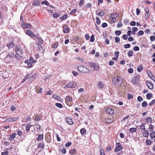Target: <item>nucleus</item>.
Here are the masks:
<instances>
[{
  "instance_id": "1",
  "label": "nucleus",
  "mask_w": 155,
  "mask_h": 155,
  "mask_svg": "<svg viewBox=\"0 0 155 155\" xmlns=\"http://www.w3.org/2000/svg\"><path fill=\"white\" fill-rule=\"evenodd\" d=\"M123 82V80L121 77L120 76H115L112 80V82L115 86H120Z\"/></svg>"
},
{
  "instance_id": "2",
  "label": "nucleus",
  "mask_w": 155,
  "mask_h": 155,
  "mask_svg": "<svg viewBox=\"0 0 155 155\" xmlns=\"http://www.w3.org/2000/svg\"><path fill=\"white\" fill-rule=\"evenodd\" d=\"M78 69L80 72L83 73H88L90 72V70L89 68L83 65L78 66Z\"/></svg>"
},
{
  "instance_id": "3",
  "label": "nucleus",
  "mask_w": 155,
  "mask_h": 155,
  "mask_svg": "<svg viewBox=\"0 0 155 155\" xmlns=\"http://www.w3.org/2000/svg\"><path fill=\"white\" fill-rule=\"evenodd\" d=\"M77 86V84L74 81H70L64 87L65 88L68 87L70 88H75Z\"/></svg>"
},
{
  "instance_id": "4",
  "label": "nucleus",
  "mask_w": 155,
  "mask_h": 155,
  "mask_svg": "<svg viewBox=\"0 0 155 155\" xmlns=\"http://www.w3.org/2000/svg\"><path fill=\"white\" fill-rule=\"evenodd\" d=\"M90 64V67L93 68V69L96 71H98L99 70V68L98 65L96 63L92 62H90L88 63Z\"/></svg>"
},
{
  "instance_id": "5",
  "label": "nucleus",
  "mask_w": 155,
  "mask_h": 155,
  "mask_svg": "<svg viewBox=\"0 0 155 155\" xmlns=\"http://www.w3.org/2000/svg\"><path fill=\"white\" fill-rule=\"evenodd\" d=\"M140 76L137 75L135 76L132 80V82L134 84H137L139 82L140 80Z\"/></svg>"
},
{
  "instance_id": "6",
  "label": "nucleus",
  "mask_w": 155,
  "mask_h": 155,
  "mask_svg": "<svg viewBox=\"0 0 155 155\" xmlns=\"http://www.w3.org/2000/svg\"><path fill=\"white\" fill-rule=\"evenodd\" d=\"M105 112L109 115H113L114 114V110L113 108L107 107L105 109Z\"/></svg>"
},
{
  "instance_id": "7",
  "label": "nucleus",
  "mask_w": 155,
  "mask_h": 155,
  "mask_svg": "<svg viewBox=\"0 0 155 155\" xmlns=\"http://www.w3.org/2000/svg\"><path fill=\"white\" fill-rule=\"evenodd\" d=\"M21 25L23 28H29L30 29L31 28V25L30 24L27 23L23 21Z\"/></svg>"
},
{
  "instance_id": "8",
  "label": "nucleus",
  "mask_w": 155,
  "mask_h": 155,
  "mask_svg": "<svg viewBox=\"0 0 155 155\" xmlns=\"http://www.w3.org/2000/svg\"><path fill=\"white\" fill-rule=\"evenodd\" d=\"M117 146L114 150V151L115 152H117L123 149L122 147L120 142L116 143Z\"/></svg>"
},
{
  "instance_id": "9",
  "label": "nucleus",
  "mask_w": 155,
  "mask_h": 155,
  "mask_svg": "<svg viewBox=\"0 0 155 155\" xmlns=\"http://www.w3.org/2000/svg\"><path fill=\"white\" fill-rule=\"evenodd\" d=\"M26 33L28 35L30 36L31 38H33L35 37V38H37L38 39H40L39 38H38L37 37L38 35H35L34 33L30 30H26Z\"/></svg>"
},
{
  "instance_id": "10",
  "label": "nucleus",
  "mask_w": 155,
  "mask_h": 155,
  "mask_svg": "<svg viewBox=\"0 0 155 155\" xmlns=\"http://www.w3.org/2000/svg\"><path fill=\"white\" fill-rule=\"evenodd\" d=\"M72 99V97H70L69 96H67L65 98V102L69 106L71 105V104L70 103Z\"/></svg>"
},
{
  "instance_id": "11",
  "label": "nucleus",
  "mask_w": 155,
  "mask_h": 155,
  "mask_svg": "<svg viewBox=\"0 0 155 155\" xmlns=\"http://www.w3.org/2000/svg\"><path fill=\"white\" fill-rule=\"evenodd\" d=\"M146 85L149 89H152L153 88L154 85L150 81L148 80L146 82Z\"/></svg>"
},
{
  "instance_id": "12",
  "label": "nucleus",
  "mask_w": 155,
  "mask_h": 155,
  "mask_svg": "<svg viewBox=\"0 0 155 155\" xmlns=\"http://www.w3.org/2000/svg\"><path fill=\"white\" fill-rule=\"evenodd\" d=\"M63 32L64 33H68L69 32L70 29L68 28L67 25H63Z\"/></svg>"
},
{
  "instance_id": "13",
  "label": "nucleus",
  "mask_w": 155,
  "mask_h": 155,
  "mask_svg": "<svg viewBox=\"0 0 155 155\" xmlns=\"http://www.w3.org/2000/svg\"><path fill=\"white\" fill-rule=\"evenodd\" d=\"M15 51L16 53L22 55L23 54V51L20 48H18L17 46L15 47Z\"/></svg>"
},
{
  "instance_id": "14",
  "label": "nucleus",
  "mask_w": 155,
  "mask_h": 155,
  "mask_svg": "<svg viewBox=\"0 0 155 155\" xmlns=\"http://www.w3.org/2000/svg\"><path fill=\"white\" fill-rule=\"evenodd\" d=\"M66 122L69 125H72L74 124L72 120L71 117H67L66 118Z\"/></svg>"
},
{
  "instance_id": "15",
  "label": "nucleus",
  "mask_w": 155,
  "mask_h": 155,
  "mask_svg": "<svg viewBox=\"0 0 155 155\" xmlns=\"http://www.w3.org/2000/svg\"><path fill=\"white\" fill-rule=\"evenodd\" d=\"M18 120V118L16 117H13L9 118L6 119L5 121L6 122H11L13 121H16Z\"/></svg>"
},
{
  "instance_id": "16",
  "label": "nucleus",
  "mask_w": 155,
  "mask_h": 155,
  "mask_svg": "<svg viewBox=\"0 0 155 155\" xmlns=\"http://www.w3.org/2000/svg\"><path fill=\"white\" fill-rule=\"evenodd\" d=\"M105 123L106 124H110L113 122V120L111 118H107L105 120Z\"/></svg>"
},
{
  "instance_id": "17",
  "label": "nucleus",
  "mask_w": 155,
  "mask_h": 155,
  "mask_svg": "<svg viewBox=\"0 0 155 155\" xmlns=\"http://www.w3.org/2000/svg\"><path fill=\"white\" fill-rule=\"evenodd\" d=\"M50 133L49 132L47 133L45 135V139L48 142L50 141Z\"/></svg>"
},
{
  "instance_id": "18",
  "label": "nucleus",
  "mask_w": 155,
  "mask_h": 155,
  "mask_svg": "<svg viewBox=\"0 0 155 155\" xmlns=\"http://www.w3.org/2000/svg\"><path fill=\"white\" fill-rule=\"evenodd\" d=\"M40 2L38 0H34L33 2L32 5L33 6H37L40 4Z\"/></svg>"
},
{
  "instance_id": "19",
  "label": "nucleus",
  "mask_w": 155,
  "mask_h": 155,
  "mask_svg": "<svg viewBox=\"0 0 155 155\" xmlns=\"http://www.w3.org/2000/svg\"><path fill=\"white\" fill-rule=\"evenodd\" d=\"M59 45V43L58 42H55L53 43L51 45V47L55 49Z\"/></svg>"
},
{
  "instance_id": "20",
  "label": "nucleus",
  "mask_w": 155,
  "mask_h": 155,
  "mask_svg": "<svg viewBox=\"0 0 155 155\" xmlns=\"http://www.w3.org/2000/svg\"><path fill=\"white\" fill-rule=\"evenodd\" d=\"M25 63L27 64L28 67L31 68L32 66V64L28 60H26L25 61Z\"/></svg>"
},
{
  "instance_id": "21",
  "label": "nucleus",
  "mask_w": 155,
  "mask_h": 155,
  "mask_svg": "<svg viewBox=\"0 0 155 155\" xmlns=\"http://www.w3.org/2000/svg\"><path fill=\"white\" fill-rule=\"evenodd\" d=\"M96 15L100 16H104L105 15V13L104 12L102 11H100L99 12H96Z\"/></svg>"
},
{
  "instance_id": "22",
  "label": "nucleus",
  "mask_w": 155,
  "mask_h": 155,
  "mask_svg": "<svg viewBox=\"0 0 155 155\" xmlns=\"http://www.w3.org/2000/svg\"><path fill=\"white\" fill-rule=\"evenodd\" d=\"M44 144L43 142L42 141L41 142H40L38 146V147L39 148H44Z\"/></svg>"
},
{
  "instance_id": "23",
  "label": "nucleus",
  "mask_w": 155,
  "mask_h": 155,
  "mask_svg": "<svg viewBox=\"0 0 155 155\" xmlns=\"http://www.w3.org/2000/svg\"><path fill=\"white\" fill-rule=\"evenodd\" d=\"M44 138V136L43 134H40L37 138V140L38 141H39L40 140H42Z\"/></svg>"
},
{
  "instance_id": "24",
  "label": "nucleus",
  "mask_w": 155,
  "mask_h": 155,
  "mask_svg": "<svg viewBox=\"0 0 155 155\" xmlns=\"http://www.w3.org/2000/svg\"><path fill=\"white\" fill-rule=\"evenodd\" d=\"M98 86L100 88L102 89L103 88L104 86V85L101 82L99 81L98 82L97 84Z\"/></svg>"
},
{
  "instance_id": "25",
  "label": "nucleus",
  "mask_w": 155,
  "mask_h": 155,
  "mask_svg": "<svg viewBox=\"0 0 155 155\" xmlns=\"http://www.w3.org/2000/svg\"><path fill=\"white\" fill-rule=\"evenodd\" d=\"M110 19L111 21L114 22H116L117 21V19H116L115 17L113 16V15H112V14H111L110 16Z\"/></svg>"
},
{
  "instance_id": "26",
  "label": "nucleus",
  "mask_w": 155,
  "mask_h": 155,
  "mask_svg": "<svg viewBox=\"0 0 155 155\" xmlns=\"http://www.w3.org/2000/svg\"><path fill=\"white\" fill-rule=\"evenodd\" d=\"M143 136L146 137H148L149 135V133L148 132V131L147 130H146L145 131H143Z\"/></svg>"
},
{
  "instance_id": "27",
  "label": "nucleus",
  "mask_w": 155,
  "mask_h": 155,
  "mask_svg": "<svg viewBox=\"0 0 155 155\" xmlns=\"http://www.w3.org/2000/svg\"><path fill=\"white\" fill-rule=\"evenodd\" d=\"M32 127H33V125L29 124H27L26 127V131L27 132H28L29 131L30 128Z\"/></svg>"
},
{
  "instance_id": "28",
  "label": "nucleus",
  "mask_w": 155,
  "mask_h": 155,
  "mask_svg": "<svg viewBox=\"0 0 155 155\" xmlns=\"http://www.w3.org/2000/svg\"><path fill=\"white\" fill-rule=\"evenodd\" d=\"M147 72L148 75V76L150 78H152V77H153L152 73L151 71L150 70H147Z\"/></svg>"
},
{
  "instance_id": "29",
  "label": "nucleus",
  "mask_w": 155,
  "mask_h": 155,
  "mask_svg": "<svg viewBox=\"0 0 155 155\" xmlns=\"http://www.w3.org/2000/svg\"><path fill=\"white\" fill-rule=\"evenodd\" d=\"M146 122L147 123H151L152 121V120L151 117H148L146 118Z\"/></svg>"
},
{
  "instance_id": "30",
  "label": "nucleus",
  "mask_w": 155,
  "mask_h": 155,
  "mask_svg": "<svg viewBox=\"0 0 155 155\" xmlns=\"http://www.w3.org/2000/svg\"><path fill=\"white\" fill-rule=\"evenodd\" d=\"M86 130L84 128H81L80 130V132L82 135H84L86 132Z\"/></svg>"
},
{
  "instance_id": "31",
  "label": "nucleus",
  "mask_w": 155,
  "mask_h": 155,
  "mask_svg": "<svg viewBox=\"0 0 155 155\" xmlns=\"http://www.w3.org/2000/svg\"><path fill=\"white\" fill-rule=\"evenodd\" d=\"M53 97L54 99L58 100H59L61 98L60 97L59 95H58L57 94H54L53 95Z\"/></svg>"
},
{
  "instance_id": "32",
  "label": "nucleus",
  "mask_w": 155,
  "mask_h": 155,
  "mask_svg": "<svg viewBox=\"0 0 155 155\" xmlns=\"http://www.w3.org/2000/svg\"><path fill=\"white\" fill-rule=\"evenodd\" d=\"M16 134L15 133H12V134L9 135V140H11V139H14L16 137Z\"/></svg>"
},
{
  "instance_id": "33",
  "label": "nucleus",
  "mask_w": 155,
  "mask_h": 155,
  "mask_svg": "<svg viewBox=\"0 0 155 155\" xmlns=\"http://www.w3.org/2000/svg\"><path fill=\"white\" fill-rule=\"evenodd\" d=\"M16 131L17 133L18 134L19 136L21 137L22 135L23 132L21 130L18 129L16 130Z\"/></svg>"
},
{
  "instance_id": "34",
  "label": "nucleus",
  "mask_w": 155,
  "mask_h": 155,
  "mask_svg": "<svg viewBox=\"0 0 155 155\" xmlns=\"http://www.w3.org/2000/svg\"><path fill=\"white\" fill-rule=\"evenodd\" d=\"M129 130L130 131V133H134V132H136L137 129H136V128L132 127V128H130L129 129Z\"/></svg>"
},
{
  "instance_id": "35",
  "label": "nucleus",
  "mask_w": 155,
  "mask_h": 155,
  "mask_svg": "<svg viewBox=\"0 0 155 155\" xmlns=\"http://www.w3.org/2000/svg\"><path fill=\"white\" fill-rule=\"evenodd\" d=\"M14 44L13 42H11L7 45V46L9 49L13 48L14 46Z\"/></svg>"
},
{
  "instance_id": "36",
  "label": "nucleus",
  "mask_w": 155,
  "mask_h": 155,
  "mask_svg": "<svg viewBox=\"0 0 155 155\" xmlns=\"http://www.w3.org/2000/svg\"><path fill=\"white\" fill-rule=\"evenodd\" d=\"M14 56V52H11L8 54L6 56L7 58H13Z\"/></svg>"
},
{
  "instance_id": "37",
  "label": "nucleus",
  "mask_w": 155,
  "mask_h": 155,
  "mask_svg": "<svg viewBox=\"0 0 155 155\" xmlns=\"http://www.w3.org/2000/svg\"><path fill=\"white\" fill-rule=\"evenodd\" d=\"M42 117L41 116L37 115L35 117V120L36 121H38L41 119Z\"/></svg>"
},
{
  "instance_id": "38",
  "label": "nucleus",
  "mask_w": 155,
  "mask_h": 155,
  "mask_svg": "<svg viewBox=\"0 0 155 155\" xmlns=\"http://www.w3.org/2000/svg\"><path fill=\"white\" fill-rule=\"evenodd\" d=\"M154 127L151 124H150L149 125V129L150 130V131H153Z\"/></svg>"
},
{
  "instance_id": "39",
  "label": "nucleus",
  "mask_w": 155,
  "mask_h": 155,
  "mask_svg": "<svg viewBox=\"0 0 155 155\" xmlns=\"http://www.w3.org/2000/svg\"><path fill=\"white\" fill-rule=\"evenodd\" d=\"M55 105L59 108H62L63 107V105L59 103H56L55 104Z\"/></svg>"
},
{
  "instance_id": "40",
  "label": "nucleus",
  "mask_w": 155,
  "mask_h": 155,
  "mask_svg": "<svg viewBox=\"0 0 155 155\" xmlns=\"http://www.w3.org/2000/svg\"><path fill=\"white\" fill-rule=\"evenodd\" d=\"M150 136L151 139L155 138V132H153L150 133Z\"/></svg>"
},
{
  "instance_id": "41",
  "label": "nucleus",
  "mask_w": 155,
  "mask_h": 155,
  "mask_svg": "<svg viewBox=\"0 0 155 155\" xmlns=\"http://www.w3.org/2000/svg\"><path fill=\"white\" fill-rule=\"evenodd\" d=\"M133 52L132 51H129L127 53V55L129 57H132L133 55Z\"/></svg>"
},
{
  "instance_id": "42",
  "label": "nucleus",
  "mask_w": 155,
  "mask_h": 155,
  "mask_svg": "<svg viewBox=\"0 0 155 155\" xmlns=\"http://www.w3.org/2000/svg\"><path fill=\"white\" fill-rule=\"evenodd\" d=\"M140 129L142 130H145L146 129L145 127V124L144 123L141 125L140 126Z\"/></svg>"
},
{
  "instance_id": "43",
  "label": "nucleus",
  "mask_w": 155,
  "mask_h": 155,
  "mask_svg": "<svg viewBox=\"0 0 155 155\" xmlns=\"http://www.w3.org/2000/svg\"><path fill=\"white\" fill-rule=\"evenodd\" d=\"M143 70V68L142 65H140L138 67L137 69V71L138 72H140Z\"/></svg>"
},
{
  "instance_id": "44",
  "label": "nucleus",
  "mask_w": 155,
  "mask_h": 155,
  "mask_svg": "<svg viewBox=\"0 0 155 155\" xmlns=\"http://www.w3.org/2000/svg\"><path fill=\"white\" fill-rule=\"evenodd\" d=\"M35 126L37 130H40L41 128V126L38 123L35 124Z\"/></svg>"
},
{
  "instance_id": "45",
  "label": "nucleus",
  "mask_w": 155,
  "mask_h": 155,
  "mask_svg": "<svg viewBox=\"0 0 155 155\" xmlns=\"http://www.w3.org/2000/svg\"><path fill=\"white\" fill-rule=\"evenodd\" d=\"M68 17V15L67 14H64L63 15V16L60 18L62 20H64L66 19Z\"/></svg>"
},
{
  "instance_id": "46",
  "label": "nucleus",
  "mask_w": 155,
  "mask_h": 155,
  "mask_svg": "<svg viewBox=\"0 0 155 155\" xmlns=\"http://www.w3.org/2000/svg\"><path fill=\"white\" fill-rule=\"evenodd\" d=\"M29 77V75L28 74H27L25 77L21 81V83H24L27 79Z\"/></svg>"
},
{
  "instance_id": "47",
  "label": "nucleus",
  "mask_w": 155,
  "mask_h": 155,
  "mask_svg": "<svg viewBox=\"0 0 155 155\" xmlns=\"http://www.w3.org/2000/svg\"><path fill=\"white\" fill-rule=\"evenodd\" d=\"M59 16V14L58 13H55L53 14V17L54 18H57Z\"/></svg>"
},
{
  "instance_id": "48",
  "label": "nucleus",
  "mask_w": 155,
  "mask_h": 155,
  "mask_svg": "<svg viewBox=\"0 0 155 155\" xmlns=\"http://www.w3.org/2000/svg\"><path fill=\"white\" fill-rule=\"evenodd\" d=\"M96 23L97 24L99 25L101 23L100 19L97 17H96Z\"/></svg>"
},
{
  "instance_id": "49",
  "label": "nucleus",
  "mask_w": 155,
  "mask_h": 155,
  "mask_svg": "<svg viewBox=\"0 0 155 155\" xmlns=\"http://www.w3.org/2000/svg\"><path fill=\"white\" fill-rule=\"evenodd\" d=\"M138 30L137 28V27H134L132 29V32H133V34H135V32L137 31Z\"/></svg>"
},
{
  "instance_id": "50",
  "label": "nucleus",
  "mask_w": 155,
  "mask_h": 155,
  "mask_svg": "<svg viewBox=\"0 0 155 155\" xmlns=\"http://www.w3.org/2000/svg\"><path fill=\"white\" fill-rule=\"evenodd\" d=\"M142 106L143 107H146L147 106V104L146 101H144L142 104Z\"/></svg>"
},
{
  "instance_id": "51",
  "label": "nucleus",
  "mask_w": 155,
  "mask_h": 155,
  "mask_svg": "<svg viewBox=\"0 0 155 155\" xmlns=\"http://www.w3.org/2000/svg\"><path fill=\"white\" fill-rule=\"evenodd\" d=\"M111 150V147L110 146H108L106 149V150L107 152H108Z\"/></svg>"
},
{
  "instance_id": "52",
  "label": "nucleus",
  "mask_w": 155,
  "mask_h": 155,
  "mask_svg": "<svg viewBox=\"0 0 155 155\" xmlns=\"http://www.w3.org/2000/svg\"><path fill=\"white\" fill-rule=\"evenodd\" d=\"M152 97V95L150 93L147 94L146 95V97L147 99H150L151 97Z\"/></svg>"
},
{
  "instance_id": "53",
  "label": "nucleus",
  "mask_w": 155,
  "mask_h": 155,
  "mask_svg": "<svg viewBox=\"0 0 155 155\" xmlns=\"http://www.w3.org/2000/svg\"><path fill=\"white\" fill-rule=\"evenodd\" d=\"M147 145H150L152 143L151 141L150 140H147L146 141Z\"/></svg>"
},
{
  "instance_id": "54",
  "label": "nucleus",
  "mask_w": 155,
  "mask_h": 155,
  "mask_svg": "<svg viewBox=\"0 0 155 155\" xmlns=\"http://www.w3.org/2000/svg\"><path fill=\"white\" fill-rule=\"evenodd\" d=\"M41 4L42 5L45 4L46 5H49V3L48 2L46 1H44L42 2H41Z\"/></svg>"
},
{
  "instance_id": "55",
  "label": "nucleus",
  "mask_w": 155,
  "mask_h": 155,
  "mask_svg": "<svg viewBox=\"0 0 155 155\" xmlns=\"http://www.w3.org/2000/svg\"><path fill=\"white\" fill-rule=\"evenodd\" d=\"M127 98L128 99H130L133 98V95L130 94H127Z\"/></svg>"
},
{
  "instance_id": "56",
  "label": "nucleus",
  "mask_w": 155,
  "mask_h": 155,
  "mask_svg": "<svg viewBox=\"0 0 155 155\" xmlns=\"http://www.w3.org/2000/svg\"><path fill=\"white\" fill-rule=\"evenodd\" d=\"M30 60L31 61L32 63H36V61L32 57H30Z\"/></svg>"
},
{
  "instance_id": "57",
  "label": "nucleus",
  "mask_w": 155,
  "mask_h": 155,
  "mask_svg": "<svg viewBox=\"0 0 155 155\" xmlns=\"http://www.w3.org/2000/svg\"><path fill=\"white\" fill-rule=\"evenodd\" d=\"M75 152V149H72L70 150L69 153L71 154H74Z\"/></svg>"
},
{
  "instance_id": "58",
  "label": "nucleus",
  "mask_w": 155,
  "mask_h": 155,
  "mask_svg": "<svg viewBox=\"0 0 155 155\" xmlns=\"http://www.w3.org/2000/svg\"><path fill=\"white\" fill-rule=\"evenodd\" d=\"M84 3V0H81L79 3V5L81 6L83 5Z\"/></svg>"
},
{
  "instance_id": "59",
  "label": "nucleus",
  "mask_w": 155,
  "mask_h": 155,
  "mask_svg": "<svg viewBox=\"0 0 155 155\" xmlns=\"http://www.w3.org/2000/svg\"><path fill=\"white\" fill-rule=\"evenodd\" d=\"M1 154L2 155H8V151H6L2 152Z\"/></svg>"
},
{
  "instance_id": "60",
  "label": "nucleus",
  "mask_w": 155,
  "mask_h": 155,
  "mask_svg": "<svg viewBox=\"0 0 155 155\" xmlns=\"http://www.w3.org/2000/svg\"><path fill=\"white\" fill-rule=\"evenodd\" d=\"M144 33L143 31H140L137 33L138 35H141Z\"/></svg>"
},
{
  "instance_id": "61",
  "label": "nucleus",
  "mask_w": 155,
  "mask_h": 155,
  "mask_svg": "<svg viewBox=\"0 0 155 155\" xmlns=\"http://www.w3.org/2000/svg\"><path fill=\"white\" fill-rule=\"evenodd\" d=\"M123 24L121 22V21H120L118 23L117 25V27L118 28H120L122 27V26Z\"/></svg>"
},
{
  "instance_id": "62",
  "label": "nucleus",
  "mask_w": 155,
  "mask_h": 155,
  "mask_svg": "<svg viewBox=\"0 0 155 155\" xmlns=\"http://www.w3.org/2000/svg\"><path fill=\"white\" fill-rule=\"evenodd\" d=\"M76 9L75 8L73 10L71 11V12L70 13V14L71 15H73V14L76 13Z\"/></svg>"
},
{
  "instance_id": "63",
  "label": "nucleus",
  "mask_w": 155,
  "mask_h": 155,
  "mask_svg": "<svg viewBox=\"0 0 155 155\" xmlns=\"http://www.w3.org/2000/svg\"><path fill=\"white\" fill-rule=\"evenodd\" d=\"M121 31H115V34L116 35H119L121 34Z\"/></svg>"
},
{
  "instance_id": "64",
  "label": "nucleus",
  "mask_w": 155,
  "mask_h": 155,
  "mask_svg": "<svg viewBox=\"0 0 155 155\" xmlns=\"http://www.w3.org/2000/svg\"><path fill=\"white\" fill-rule=\"evenodd\" d=\"M100 155H105L104 151L103 149H101L100 151Z\"/></svg>"
}]
</instances>
